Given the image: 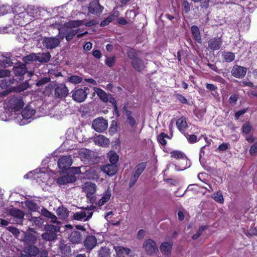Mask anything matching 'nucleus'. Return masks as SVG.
Here are the masks:
<instances>
[{
    "label": "nucleus",
    "mask_w": 257,
    "mask_h": 257,
    "mask_svg": "<svg viewBox=\"0 0 257 257\" xmlns=\"http://www.w3.org/2000/svg\"><path fill=\"white\" fill-rule=\"evenodd\" d=\"M83 25L86 26H91L93 25V23L92 22H89L84 24L83 20L70 21L65 24L64 29L60 30L59 33L64 31V33L66 34V40L67 41H70L79 31V29L77 28Z\"/></svg>",
    "instance_id": "nucleus-1"
},
{
    "label": "nucleus",
    "mask_w": 257,
    "mask_h": 257,
    "mask_svg": "<svg viewBox=\"0 0 257 257\" xmlns=\"http://www.w3.org/2000/svg\"><path fill=\"white\" fill-rule=\"evenodd\" d=\"M14 12L16 13L14 18V23L18 26H25L29 23L31 19L26 9L23 6H15Z\"/></svg>",
    "instance_id": "nucleus-2"
},
{
    "label": "nucleus",
    "mask_w": 257,
    "mask_h": 257,
    "mask_svg": "<svg viewBox=\"0 0 257 257\" xmlns=\"http://www.w3.org/2000/svg\"><path fill=\"white\" fill-rule=\"evenodd\" d=\"M46 171H47V170L46 168L36 169L25 175L24 177L25 179L33 178L38 182L45 183L50 179L51 176L50 173L46 172Z\"/></svg>",
    "instance_id": "nucleus-3"
},
{
    "label": "nucleus",
    "mask_w": 257,
    "mask_h": 257,
    "mask_svg": "<svg viewBox=\"0 0 257 257\" xmlns=\"http://www.w3.org/2000/svg\"><path fill=\"white\" fill-rule=\"evenodd\" d=\"M24 105V102L20 96L11 97L6 103L5 107L10 112H16L20 110Z\"/></svg>",
    "instance_id": "nucleus-4"
},
{
    "label": "nucleus",
    "mask_w": 257,
    "mask_h": 257,
    "mask_svg": "<svg viewBox=\"0 0 257 257\" xmlns=\"http://www.w3.org/2000/svg\"><path fill=\"white\" fill-rule=\"evenodd\" d=\"M95 208V206L91 205L89 207L82 208L80 211L74 213L73 218L78 221H86L92 217L93 210Z\"/></svg>",
    "instance_id": "nucleus-5"
},
{
    "label": "nucleus",
    "mask_w": 257,
    "mask_h": 257,
    "mask_svg": "<svg viewBox=\"0 0 257 257\" xmlns=\"http://www.w3.org/2000/svg\"><path fill=\"white\" fill-rule=\"evenodd\" d=\"M60 226L48 225L45 227L46 232L41 235L42 238L46 241H51L57 238V232L60 231Z\"/></svg>",
    "instance_id": "nucleus-6"
},
{
    "label": "nucleus",
    "mask_w": 257,
    "mask_h": 257,
    "mask_svg": "<svg viewBox=\"0 0 257 257\" xmlns=\"http://www.w3.org/2000/svg\"><path fill=\"white\" fill-rule=\"evenodd\" d=\"M128 57L132 60L133 67L137 71H142L144 68V62L137 57V53L133 50H130L127 53Z\"/></svg>",
    "instance_id": "nucleus-7"
},
{
    "label": "nucleus",
    "mask_w": 257,
    "mask_h": 257,
    "mask_svg": "<svg viewBox=\"0 0 257 257\" xmlns=\"http://www.w3.org/2000/svg\"><path fill=\"white\" fill-rule=\"evenodd\" d=\"M83 189L90 202L93 203L96 199L94 194L96 191V185L94 183L87 182L84 184Z\"/></svg>",
    "instance_id": "nucleus-8"
},
{
    "label": "nucleus",
    "mask_w": 257,
    "mask_h": 257,
    "mask_svg": "<svg viewBox=\"0 0 257 257\" xmlns=\"http://www.w3.org/2000/svg\"><path fill=\"white\" fill-rule=\"evenodd\" d=\"M92 126L95 131L103 132L107 128L108 122L102 117H98L93 120Z\"/></svg>",
    "instance_id": "nucleus-9"
},
{
    "label": "nucleus",
    "mask_w": 257,
    "mask_h": 257,
    "mask_svg": "<svg viewBox=\"0 0 257 257\" xmlns=\"http://www.w3.org/2000/svg\"><path fill=\"white\" fill-rule=\"evenodd\" d=\"M87 88L75 89L72 91V98L76 101L82 102L84 101L87 96Z\"/></svg>",
    "instance_id": "nucleus-10"
},
{
    "label": "nucleus",
    "mask_w": 257,
    "mask_h": 257,
    "mask_svg": "<svg viewBox=\"0 0 257 257\" xmlns=\"http://www.w3.org/2000/svg\"><path fill=\"white\" fill-rule=\"evenodd\" d=\"M143 248L148 255H152L158 250L156 242L151 239H146L144 241Z\"/></svg>",
    "instance_id": "nucleus-11"
},
{
    "label": "nucleus",
    "mask_w": 257,
    "mask_h": 257,
    "mask_svg": "<svg viewBox=\"0 0 257 257\" xmlns=\"http://www.w3.org/2000/svg\"><path fill=\"white\" fill-rule=\"evenodd\" d=\"M35 113V110L29 106H26L22 112V116L23 119L19 122L20 125H22L30 121L29 119H31Z\"/></svg>",
    "instance_id": "nucleus-12"
},
{
    "label": "nucleus",
    "mask_w": 257,
    "mask_h": 257,
    "mask_svg": "<svg viewBox=\"0 0 257 257\" xmlns=\"http://www.w3.org/2000/svg\"><path fill=\"white\" fill-rule=\"evenodd\" d=\"M93 90L99 98L104 102H109L110 103H115V100L110 94H107L102 89L94 87Z\"/></svg>",
    "instance_id": "nucleus-13"
},
{
    "label": "nucleus",
    "mask_w": 257,
    "mask_h": 257,
    "mask_svg": "<svg viewBox=\"0 0 257 257\" xmlns=\"http://www.w3.org/2000/svg\"><path fill=\"white\" fill-rule=\"evenodd\" d=\"M42 43L46 48L52 49L57 47L60 44V41L56 37H44Z\"/></svg>",
    "instance_id": "nucleus-14"
},
{
    "label": "nucleus",
    "mask_w": 257,
    "mask_h": 257,
    "mask_svg": "<svg viewBox=\"0 0 257 257\" xmlns=\"http://www.w3.org/2000/svg\"><path fill=\"white\" fill-rule=\"evenodd\" d=\"M72 164V160L70 156H63L58 161V166L62 170L68 169Z\"/></svg>",
    "instance_id": "nucleus-15"
},
{
    "label": "nucleus",
    "mask_w": 257,
    "mask_h": 257,
    "mask_svg": "<svg viewBox=\"0 0 257 257\" xmlns=\"http://www.w3.org/2000/svg\"><path fill=\"white\" fill-rule=\"evenodd\" d=\"M9 213L15 219L17 223L21 224L22 222L25 214L22 210L13 208L9 210Z\"/></svg>",
    "instance_id": "nucleus-16"
},
{
    "label": "nucleus",
    "mask_w": 257,
    "mask_h": 257,
    "mask_svg": "<svg viewBox=\"0 0 257 257\" xmlns=\"http://www.w3.org/2000/svg\"><path fill=\"white\" fill-rule=\"evenodd\" d=\"M103 7H101L98 1H92L90 3L88 7L89 12L92 14H99L102 13Z\"/></svg>",
    "instance_id": "nucleus-17"
},
{
    "label": "nucleus",
    "mask_w": 257,
    "mask_h": 257,
    "mask_svg": "<svg viewBox=\"0 0 257 257\" xmlns=\"http://www.w3.org/2000/svg\"><path fill=\"white\" fill-rule=\"evenodd\" d=\"M246 73V68L238 65H235L231 70L232 75L238 78L243 77L245 75Z\"/></svg>",
    "instance_id": "nucleus-18"
},
{
    "label": "nucleus",
    "mask_w": 257,
    "mask_h": 257,
    "mask_svg": "<svg viewBox=\"0 0 257 257\" xmlns=\"http://www.w3.org/2000/svg\"><path fill=\"white\" fill-rule=\"evenodd\" d=\"M97 242L94 236L89 235L84 240V246L87 249L91 250L96 246Z\"/></svg>",
    "instance_id": "nucleus-19"
},
{
    "label": "nucleus",
    "mask_w": 257,
    "mask_h": 257,
    "mask_svg": "<svg viewBox=\"0 0 257 257\" xmlns=\"http://www.w3.org/2000/svg\"><path fill=\"white\" fill-rule=\"evenodd\" d=\"M208 48L211 50H217L220 49L222 44L221 38H213L208 41Z\"/></svg>",
    "instance_id": "nucleus-20"
},
{
    "label": "nucleus",
    "mask_w": 257,
    "mask_h": 257,
    "mask_svg": "<svg viewBox=\"0 0 257 257\" xmlns=\"http://www.w3.org/2000/svg\"><path fill=\"white\" fill-rule=\"evenodd\" d=\"M68 93V89L64 84H59L55 90V95L59 97L66 96Z\"/></svg>",
    "instance_id": "nucleus-21"
},
{
    "label": "nucleus",
    "mask_w": 257,
    "mask_h": 257,
    "mask_svg": "<svg viewBox=\"0 0 257 257\" xmlns=\"http://www.w3.org/2000/svg\"><path fill=\"white\" fill-rule=\"evenodd\" d=\"M173 243L172 241H164L162 242L160 246V250L164 255H169L170 254L173 247Z\"/></svg>",
    "instance_id": "nucleus-22"
},
{
    "label": "nucleus",
    "mask_w": 257,
    "mask_h": 257,
    "mask_svg": "<svg viewBox=\"0 0 257 257\" xmlns=\"http://www.w3.org/2000/svg\"><path fill=\"white\" fill-rule=\"evenodd\" d=\"M76 177L74 175H66L59 177L57 180V182L60 185H64L67 183H72L76 181Z\"/></svg>",
    "instance_id": "nucleus-23"
},
{
    "label": "nucleus",
    "mask_w": 257,
    "mask_h": 257,
    "mask_svg": "<svg viewBox=\"0 0 257 257\" xmlns=\"http://www.w3.org/2000/svg\"><path fill=\"white\" fill-rule=\"evenodd\" d=\"M101 169L107 175L112 176L116 173L117 168L115 164H111L103 166Z\"/></svg>",
    "instance_id": "nucleus-24"
},
{
    "label": "nucleus",
    "mask_w": 257,
    "mask_h": 257,
    "mask_svg": "<svg viewBox=\"0 0 257 257\" xmlns=\"http://www.w3.org/2000/svg\"><path fill=\"white\" fill-rule=\"evenodd\" d=\"M93 141L96 145L102 147L107 146L109 144L108 139L102 135H98L94 137Z\"/></svg>",
    "instance_id": "nucleus-25"
},
{
    "label": "nucleus",
    "mask_w": 257,
    "mask_h": 257,
    "mask_svg": "<svg viewBox=\"0 0 257 257\" xmlns=\"http://www.w3.org/2000/svg\"><path fill=\"white\" fill-rule=\"evenodd\" d=\"M111 196V191L109 189H107L104 192L100 198L96 203V205L98 206H101L106 203L110 199Z\"/></svg>",
    "instance_id": "nucleus-26"
},
{
    "label": "nucleus",
    "mask_w": 257,
    "mask_h": 257,
    "mask_svg": "<svg viewBox=\"0 0 257 257\" xmlns=\"http://www.w3.org/2000/svg\"><path fill=\"white\" fill-rule=\"evenodd\" d=\"M114 249L118 257H125L131 251L130 248L120 246H114Z\"/></svg>",
    "instance_id": "nucleus-27"
},
{
    "label": "nucleus",
    "mask_w": 257,
    "mask_h": 257,
    "mask_svg": "<svg viewBox=\"0 0 257 257\" xmlns=\"http://www.w3.org/2000/svg\"><path fill=\"white\" fill-rule=\"evenodd\" d=\"M69 240L73 244H78L82 240L81 234L77 231H74L69 236Z\"/></svg>",
    "instance_id": "nucleus-28"
},
{
    "label": "nucleus",
    "mask_w": 257,
    "mask_h": 257,
    "mask_svg": "<svg viewBox=\"0 0 257 257\" xmlns=\"http://www.w3.org/2000/svg\"><path fill=\"white\" fill-rule=\"evenodd\" d=\"M28 86H29L28 83L27 82H25V83H23L22 85H21L20 86H19L17 88L14 87V88H11L9 90H7L3 91V92L0 93V95H3V96H5V95H7L10 91H15L16 92L22 91H24V90L27 89V88L28 87Z\"/></svg>",
    "instance_id": "nucleus-29"
},
{
    "label": "nucleus",
    "mask_w": 257,
    "mask_h": 257,
    "mask_svg": "<svg viewBox=\"0 0 257 257\" xmlns=\"http://www.w3.org/2000/svg\"><path fill=\"white\" fill-rule=\"evenodd\" d=\"M176 125L178 130L182 133L186 130L188 126L186 118L184 117H181L177 120Z\"/></svg>",
    "instance_id": "nucleus-30"
},
{
    "label": "nucleus",
    "mask_w": 257,
    "mask_h": 257,
    "mask_svg": "<svg viewBox=\"0 0 257 257\" xmlns=\"http://www.w3.org/2000/svg\"><path fill=\"white\" fill-rule=\"evenodd\" d=\"M194 39L199 43H201V38L199 28L196 26H192L191 28Z\"/></svg>",
    "instance_id": "nucleus-31"
},
{
    "label": "nucleus",
    "mask_w": 257,
    "mask_h": 257,
    "mask_svg": "<svg viewBox=\"0 0 257 257\" xmlns=\"http://www.w3.org/2000/svg\"><path fill=\"white\" fill-rule=\"evenodd\" d=\"M50 58L51 55L49 52L37 54V61L41 63L48 62Z\"/></svg>",
    "instance_id": "nucleus-32"
},
{
    "label": "nucleus",
    "mask_w": 257,
    "mask_h": 257,
    "mask_svg": "<svg viewBox=\"0 0 257 257\" xmlns=\"http://www.w3.org/2000/svg\"><path fill=\"white\" fill-rule=\"evenodd\" d=\"M171 157L177 159H181L183 161L186 162L187 158L185 154L179 151H173L170 153Z\"/></svg>",
    "instance_id": "nucleus-33"
},
{
    "label": "nucleus",
    "mask_w": 257,
    "mask_h": 257,
    "mask_svg": "<svg viewBox=\"0 0 257 257\" xmlns=\"http://www.w3.org/2000/svg\"><path fill=\"white\" fill-rule=\"evenodd\" d=\"M146 167V164L145 162L140 163L136 167L134 174L139 177L140 175L143 172Z\"/></svg>",
    "instance_id": "nucleus-34"
},
{
    "label": "nucleus",
    "mask_w": 257,
    "mask_h": 257,
    "mask_svg": "<svg viewBox=\"0 0 257 257\" xmlns=\"http://www.w3.org/2000/svg\"><path fill=\"white\" fill-rule=\"evenodd\" d=\"M14 83V80L5 79L0 81V87L2 89H7Z\"/></svg>",
    "instance_id": "nucleus-35"
},
{
    "label": "nucleus",
    "mask_w": 257,
    "mask_h": 257,
    "mask_svg": "<svg viewBox=\"0 0 257 257\" xmlns=\"http://www.w3.org/2000/svg\"><path fill=\"white\" fill-rule=\"evenodd\" d=\"M108 157L110 162L112 164H115L118 160V156L113 151L109 152L108 154Z\"/></svg>",
    "instance_id": "nucleus-36"
},
{
    "label": "nucleus",
    "mask_w": 257,
    "mask_h": 257,
    "mask_svg": "<svg viewBox=\"0 0 257 257\" xmlns=\"http://www.w3.org/2000/svg\"><path fill=\"white\" fill-rule=\"evenodd\" d=\"M37 237L35 234L32 233H28L25 235V241L27 243L34 244L36 242Z\"/></svg>",
    "instance_id": "nucleus-37"
},
{
    "label": "nucleus",
    "mask_w": 257,
    "mask_h": 257,
    "mask_svg": "<svg viewBox=\"0 0 257 257\" xmlns=\"http://www.w3.org/2000/svg\"><path fill=\"white\" fill-rule=\"evenodd\" d=\"M166 138L168 139H170L167 134L164 133H162L158 136L157 140L160 144L164 146L167 144V141L166 140Z\"/></svg>",
    "instance_id": "nucleus-38"
},
{
    "label": "nucleus",
    "mask_w": 257,
    "mask_h": 257,
    "mask_svg": "<svg viewBox=\"0 0 257 257\" xmlns=\"http://www.w3.org/2000/svg\"><path fill=\"white\" fill-rule=\"evenodd\" d=\"M99 257H110V250L107 247H102L98 252Z\"/></svg>",
    "instance_id": "nucleus-39"
},
{
    "label": "nucleus",
    "mask_w": 257,
    "mask_h": 257,
    "mask_svg": "<svg viewBox=\"0 0 257 257\" xmlns=\"http://www.w3.org/2000/svg\"><path fill=\"white\" fill-rule=\"evenodd\" d=\"M57 214L62 219H65L68 217L67 210L65 208H59L57 210Z\"/></svg>",
    "instance_id": "nucleus-40"
},
{
    "label": "nucleus",
    "mask_w": 257,
    "mask_h": 257,
    "mask_svg": "<svg viewBox=\"0 0 257 257\" xmlns=\"http://www.w3.org/2000/svg\"><path fill=\"white\" fill-rule=\"evenodd\" d=\"M11 8L8 5L0 4V16L6 15L11 11Z\"/></svg>",
    "instance_id": "nucleus-41"
},
{
    "label": "nucleus",
    "mask_w": 257,
    "mask_h": 257,
    "mask_svg": "<svg viewBox=\"0 0 257 257\" xmlns=\"http://www.w3.org/2000/svg\"><path fill=\"white\" fill-rule=\"evenodd\" d=\"M67 80L69 82L72 83L78 84L82 81V77L77 75H72L68 77Z\"/></svg>",
    "instance_id": "nucleus-42"
},
{
    "label": "nucleus",
    "mask_w": 257,
    "mask_h": 257,
    "mask_svg": "<svg viewBox=\"0 0 257 257\" xmlns=\"http://www.w3.org/2000/svg\"><path fill=\"white\" fill-rule=\"evenodd\" d=\"M213 198L216 202L222 204L224 201L223 195L220 192H217L214 193Z\"/></svg>",
    "instance_id": "nucleus-43"
},
{
    "label": "nucleus",
    "mask_w": 257,
    "mask_h": 257,
    "mask_svg": "<svg viewBox=\"0 0 257 257\" xmlns=\"http://www.w3.org/2000/svg\"><path fill=\"white\" fill-rule=\"evenodd\" d=\"M25 205L30 210L33 211H36L38 209L36 204L32 201H26Z\"/></svg>",
    "instance_id": "nucleus-44"
},
{
    "label": "nucleus",
    "mask_w": 257,
    "mask_h": 257,
    "mask_svg": "<svg viewBox=\"0 0 257 257\" xmlns=\"http://www.w3.org/2000/svg\"><path fill=\"white\" fill-rule=\"evenodd\" d=\"M24 61L25 63H29L30 61H37V54L32 53L27 55L24 58Z\"/></svg>",
    "instance_id": "nucleus-45"
},
{
    "label": "nucleus",
    "mask_w": 257,
    "mask_h": 257,
    "mask_svg": "<svg viewBox=\"0 0 257 257\" xmlns=\"http://www.w3.org/2000/svg\"><path fill=\"white\" fill-rule=\"evenodd\" d=\"M115 57H106V60L105 61V64L108 67H112L113 66L115 62Z\"/></svg>",
    "instance_id": "nucleus-46"
},
{
    "label": "nucleus",
    "mask_w": 257,
    "mask_h": 257,
    "mask_svg": "<svg viewBox=\"0 0 257 257\" xmlns=\"http://www.w3.org/2000/svg\"><path fill=\"white\" fill-rule=\"evenodd\" d=\"M224 58L226 62H231L234 59V55L231 52H226L223 55Z\"/></svg>",
    "instance_id": "nucleus-47"
},
{
    "label": "nucleus",
    "mask_w": 257,
    "mask_h": 257,
    "mask_svg": "<svg viewBox=\"0 0 257 257\" xmlns=\"http://www.w3.org/2000/svg\"><path fill=\"white\" fill-rule=\"evenodd\" d=\"M127 119L128 121L129 124L132 126H134L136 124V120L135 118L132 116L131 112L130 111H126V112Z\"/></svg>",
    "instance_id": "nucleus-48"
},
{
    "label": "nucleus",
    "mask_w": 257,
    "mask_h": 257,
    "mask_svg": "<svg viewBox=\"0 0 257 257\" xmlns=\"http://www.w3.org/2000/svg\"><path fill=\"white\" fill-rule=\"evenodd\" d=\"M66 138L68 140H73L75 137L74 136V131L73 130H68L66 133Z\"/></svg>",
    "instance_id": "nucleus-49"
},
{
    "label": "nucleus",
    "mask_w": 257,
    "mask_h": 257,
    "mask_svg": "<svg viewBox=\"0 0 257 257\" xmlns=\"http://www.w3.org/2000/svg\"><path fill=\"white\" fill-rule=\"evenodd\" d=\"M205 228H206V226H201L200 227L197 233L194 234L193 236H192V238L193 239H196L197 238H198L199 236L200 235V234L202 233V231L204 230V229H205Z\"/></svg>",
    "instance_id": "nucleus-50"
},
{
    "label": "nucleus",
    "mask_w": 257,
    "mask_h": 257,
    "mask_svg": "<svg viewBox=\"0 0 257 257\" xmlns=\"http://www.w3.org/2000/svg\"><path fill=\"white\" fill-rule=\"evenodd\" d=\"M12 29L11 26H9V27L6 26L5 27L0 28V33L2 34L8 33L12 32Z\"/></svg>",
    "instance_id": "nucleus-51"
},
{
    "label": "nucleus",
    "mask_w": 257,
    "mask_h": 257,
    "mask_svg": "<svg viewBox=\"0 0 257 257\" xmlns=\"http://www.w3.org/2000/svg\"><path fill=\"white\" fill-rule=\"evenodd\" d=\"M10 71L6 69L0 70V78L10 76Z\"/></svg>",
    "instance_id": "nucleus-52"
},
{
    "label": "nucleus",
    "mask_w": 257,
    "mask_h": 257,
    "mask_svg": "<svg viewBox=\"0 0 257 257\" xmlns=\"http://www.w3.org/2000/svg\"><path fill=\"white\" fill-rule=\"evenodd\" d=\"M251 126L248 123H245L242 127V132L246 134H248L251 131Z\"/></svg>",
    "instance_id": "nucleus-53"
},
{
    "label": "nucleus",
    "mask_w": 257,
    "mask_h": 257,
    "mask_svg": "<svg viewBox=\"0 0 257 257\" xmlns=\"http://www.w3.org/2000/svg\"><path fill=\"white\" fill-rule=\"evenodd\" d=\"M249 152L250 155L252 156L256 155L257 153V143H255L251 146Z\"/></svg>",
    "instance_id": "nucleus-54"
},
{
    "label": "nucleus",
    "mask_w": 257,
    "mask_h": 257,
    "mask_svg": "<svg viewBox=\"0 0 257 257\" xmlns=\"http://www.w3.org/2000/svg\"><path fill=\"white\" fill-rule=\"evenodd\" d=\"M91 152L87 150H83L81 151L80 155L82 156L84 155L85 158L86 159H90V156Z\"/></svg>",
    "instance_id": "nucleus-55"
},
{
    "label": "nucleus",
    "mask_w": 257,
    "mask_h": 257,
    "mask_svg": "<svg viewBox=\"0 0 257 257\" xmlns=\"http://www.w3.org/2000/svg\"><path fill=\"white\" fill-rule=\"evenodd\" d=\"M247 111V109H243L241 110H239V111H237L234 115L235 118L236 119H238L239 117V116L243 114H244Z\"/></svg>",
    "instance_id": "nucleus-56"
},
{
    "label": "nucleus",
    "mask_w": 257,
    "mask_h": 257,
    "mask_svg": "<svg viewBox=\"0 0 257 257\" xmlns=\"http://www.w3.org/2000/svg\"><path fill=\"white\" fill-rule=\"evenodd\" d=\"M42 214L46 217L49 218L52 215V213L47 210V209L43 208L41 210Z\"/></svg>",
    "instance_id": "nucleus-57"
},
{
    "label": "nucleus",
    "mask_w": 257,
    "mask_h": 257,
    "mask_svg": "<svg viewBox=\"0 0 257 257\" xmlns=\"http://www.w3.org/2000/svg\"><path fill=\"white\" fill-rule=\"evenodd\" d=\"M8 229L15 235H18L20 233L19 230L14 227L9 226Z\"/></svg>",
    "instance_id": "nucleus-58"
},
{
    "label": "nucleus",
    "mask_w": 257,
    "mask_h": 257,
    "mask_svg": "<svg viewBox=\"0 0 257 257\" xmlns=\"http://www.w3.org/2000/svg\"><path fill=\"white\" fill-rule=\"evenodd\" d=\"M32 220L36 224L40 225L42 223V219L40 217H33Z\"/></svg>",
    "instance_id": "nucleus-59"
},
{
    "label": "nucleus",
    "mask_w": 257,
    "mask_h": 257,
    "mask_svg": "<svg viewBox=\"0 0 257 257\" xmlns=\"http://www.w3.org/2000/svg\"><path fill=\"white\" fill-rule=\"evenodd\" d=\"M49 218L51 219V222L53 223H56L57 224L56 225L60 226V222L57 221V217L55 215L52 214L51 217H50Z\"/></svg>",
    "instance_id": "nucleus-60"
},
{
    "label": "nucleus",
    "mask_w": 257,
    "mask_h": 257,
    "mask_svg": "<svg viewBox=\"0 0 257 257\" xmlns=\"http://www.w3.org/2000/svg\"><path fill=\"white\" fill-rule=\"evenodd\" d=\"M237 98L236 95H233L230 96L228 101L230 104H234L237 101Z\"/></svg>",
    "instance_id": "nucleus-61"
},
{
    "label": "nucleus",
    "mask_w": 257,
    "mask_h": 257,
    "mask_svg": "<svg viewBox=\"0 0 257 257\" xmlns=\"http://www.w3.org/2000/svg\"><path fill=\"white\" fill-rule=\"evenodd\" d=\"M15 72L17 74H19L20 75H23L25 73L26 70L23 68L17 67L15 69Z\"/></svg>",
    "instance_id": "nucleus-62"
},
{
    "label": "nucleus",
    "mask_w": 257,
    "mask_h": 257,
    "mask_svg": "<svg viewBox=\"0 0 257 257\" xmlns=\"http://www.w3.org/2000/svg\"><path fill=\"white\" fill-rule=\"evenodd\" d=\"M138 178H139V177L137 176L136 175H135L134 174L133 175V176L130 181V187H132L136 183V182L138 180Z\"/></svg>",
    "instance_id": "nucleus-63"
},
{
    "label": "nucleus",
    "mask_w": 257,
    "mask_h": 257,
    "mask_svg": "<svg viewBox=\"0 0 257 257\" xmlns=\"http://www.w3.org/2000/svg\"><path fill=\"white\" fill-rule=\"evenodd\" d=\"M92 55L95 58L97 59H99L101 57V53L100 51L98 50H94L93 51Z\"/></svg>",
    "instance_id": "nucleus-64"
}]
</instances>
